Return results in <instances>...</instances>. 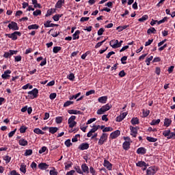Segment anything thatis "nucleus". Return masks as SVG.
<instances>
[{
	"instance_id": "obj_55",
	"label": "nucleus",
	"mask_w": 175,
	"mask_h": 175,
	"mask_svg": "<svg viewBox=\"0 0 175 175\" xmlns=\"http://www.w3.org/2000/svg\"><path fill=\"white\" fill-rule=\"evenodd\" d=\"M50 99H51V100L55 99V98H57V94L56 93H51L49 96Z\"/></svg>"
},
{
	"instance_id": "obj_59",
	"label": "nucleus",
	"mask_w": 175,
	"mask_h": 175,
	"mask_svg": "<svg viewBox=\"0 0 175 175\" xmlns=\"http://www.w3.org/2000/svg\"><path fill=\"white\" fill-rule=\"evenodd\" d=\"M94 121H96V118H91L89 120H88L86 124H87V125H88L90 124H92V122H94Z\"/></svg>"
},
{
	"instance_id": "obj_29",
	"label": "nucleus",
	"mask_w": 175,
	"mask_h": 175,
	"mask_svg": "<svg viewBox=\"0 0 175 175\" xmlns=\"http://www.w3.org/2000/svg\"><path fill=\"white\" fill-rule=\"evenodd\" d=\"M34 133H36L37 135H44V132H43L42 130H40L39 128H36L33 130Z\"/></svg>"
},
{
	"instance_id": "obj_1",
	"label": "nucleus",
	"mask_w": 175,
	"mask_h": 175,
	"mask_svg": "<svg viewBox=\"0 0 175 175\" xmlns=\"http://www.w3.org/2000/svg\"><path fill=\"white\" fill-rule=\"evenodd\" d=\"M38 94L39 90L36 88H34L31 91L28 92V96L30 98V99H35V98H38Z\"/></svg>"
},
{
	"instance_id": "obj_3",
	"label": "nucleus",
	"mask_w": 175,
	"mask_h": 175,
	"mask_svg": "<svg viewBox=\"0 0 175 175\" xmlns=\"http://www.w3.org/2000/svg\"><path fill=\"white\" fill-rule=\"evenodd\" d=\"M109 137V135L106 133H103L98 142V146H102L104 143H106L107 142V137Z\"/></svg>"
},
{
	"instance_id": "obj_44",
	"label": "nucleus",
	"mask_w": 175,
	"mask_h": 175,
	"mask_svg": "<svg viewBox=\"0 0 175 175\" xmlns=\"http://www.w3.org/2000/svg\"><path fill=\"white\" fill-rule=\"evenodd\" d=\"M67 79H68V80H70L71 81H73V80H75V74L71 73L69 75L67 76Z\"/></svg>"
},
{
	"instance_id": "obj_45",
	"label": "nucleus",
	"mask_w": 175,
	"mask_h": 175,
	"mask_svg": "<svg viewBox=\"0 0 175 175\" xmlns=\"http://www.w3.org/2000/svg\"><path fill=\"white\" fill-rule=\"evenodd\" d=\"M70 105H73V101L68 100L64 104V107H68V106H70Z\"/></svg>"
},
{
	"instance_id": "obj_53",
	"label": "nucleus",
	"mask_w": 175,
	"mask_h": 175,
	"mask_svg": "<svg viewBox=\"0 0 175 175\" xmlns=\"http://www.w3.org/2000/svg\"><path fill=\"white\" fill-rule=\"evenodd\" d=\"M25 131H27V127L25 126H22L20 128V132L21 133H25Z\"/></svg>"
},
{
	"instance_id": "obj_27",
	"label": "nucleus",
	"mask_w": 175,
	"mask_h": 175,
	"mask_svg": "<svg viewBox=\"0 0 175 175\" xmlns=\"http://www.w3.org/2000/svg\"><path fill=\"white\" fill-rule=\"evenodd\" d=\"M132 125H137L139 124V118H133L131 120Z\"/></svg>"
},
{
	"instance_id": "obj_57",
	"label": "nucleus",
	"mask_w": 175,
	"mask_h": 175,
	"mask_svg": "<svg viewBox=\"0 0 175 175\" xmlns=\"http://www.w3.org/2000/svg\"><path fill=\"white\" fill-rule=\"evenodd\" d=\"M46 150H47V147H42V148L39 150V154H43V152H46Z\"/></svg>"
},
{
	"instance_id": "obj_36",
	"label": "nucleus",
	"mask_w": 175,
	"mask_h": 175,
	"mask_svg": "<svg viewBox=\"0 0 175 175\" xmlns=\"http://www.w3.org/2000/svg\"><path fill=\"white\" fill-rule=\"evenodd\" d=\"M61 46H54L53 49V52L55 54H57V53H58L59 51H61Z\"/></svg>"
},
{
	"instance_id": "obj_51",
	"label": "nucleus",
	"mask_w": 175,
	"mask_h": 175,
	"mask_svg": "<svg viewBox=\"0 0 175 175\" xmlns=\"http://www.w3.org/2000/svg\"><path fill=\"white\" fill-rule=\"evenodd\" d=\"M16 131H17V129H14V131L10 132L8 133V137H13V136H14V134L16 133Z\"/></svg>"
},
{
	"instance_id": "obj_34",
	"label": "nucleus",
	"mask_w": 175,
	"mask_h": 175,
	"mask_svg": "<svg viewBox=\"0 0 175 175\" xmlns=\"http://www.w3.org/2000/svg\"><path fill=\"white\" fill-rule=\"evenodd\" d=\"M61 17H62V14H56L53 16V18L54 21H59V18H61Z\"/></svg>"
},
{
	"instance_id": "obj_54",
	"label": "nucleus",
	"mask_w": 175,
	"mask_h": 175,
	"mask_svg": "<svg viewBox=\"0 0 175 175\" xmlns=\"http://www.w3.org/2000/svg\"><path fill=\"white\" fill-rule=\"evenodd\" d=\"M92 94H95V90H92L85 93L86 96H90V95H92Z\"/></svg>"
},
{
	"instance_id": "obj_62",
	"label": "nucleus",
	"mask_w": 175,
	"mask_h": 175,
	"mask_svg": "<svg viewBox=\"0 0 175 175\" xmlns=\"http://www.w3.org/2000/svg\"><path fill=\"white\" fill-rule=\"evenodd\" d=\"M122 120H124V118H122V117L121 116V115H120L119 116H118V117L116 118V121H117V122H121V121H122Z\"/></svg>"
},
{
	"instance_id": "obj_25",
	"label": "nucleus",
	"mask_w": 175,
	"mask_h": 175,
	"mask_svg": "<svg viewBox=\"0 0 175 175\" xmlns=\"http://www.w3.org/2000/svg\"><path fill=\"white\" fill-rule=\"evenodd\" d=\"M68 113L69 114H75V115L81 114V111L76 110V109H70L68 111Z\"/></svg>"
},
{
	"instance_id": "obj_39",
	"label": "nucleus",
	"mask_w": 175,
	"mask_h": 175,
	"mask_svg": "<svg viewBox=\"0 0 175 175\" xmlns=\"http://www.w3.org/2000/svg\"><path fill=\"white\" fill-rule=\"evenodd\" d=\"M26 165L24 164H21V167H20V170L21 172H22V173H26L27 170H26Z\"/></svg>"
},
{
	"instance_id": "obj_30",
	"label": "nucleus",
	"mask_w": 175,
	"mask_h": 175,
	"mask_svg": "<svg viewBox=\"0 0 175 175\" xmlns=\"http://www.w3.org/2000/svg\"><path fill=\"white\" fill-rule=\"evenodd\" d=\"M54 12H55V10L54 9H49L47 10L46 14V17H49L50 16H51V14H53V13H54Z\"/></svg>"
},
{
	"instance_id": "obj_19",
	"label": "nucleus",
	"mask_w": 175,
	"mask_h": 175,
	"mask_svg": "<svg viewBox=\"0 0 175 175\" xmlns=\"http://www.w3.org/2000/svg\"><path fill=\"white\" fill-rule=\"evenodd\" d=\"M49 129V133H51L52 135H54V133H56V132L58 131V128L57 127H47Z\"/></svg>"
},
{
	"instance_id": "obj_32",
	"label": "nucleus",
	"mask_w": 175,
	"mask_h": 175,
	"mask_svg": "<svg viewBox=\"0 0 175 175\" xmlns=\"http://www.w3.org/2000/svg\"><path fill=\"white\" fill-rule=\"evenodd\" d=\"M163 136H165V137H169V136H170V130L168 129V130H165L163 132Z\"/></svg>"
},
{
	"instance_id": "obj_20",
	"label": "nucleus",
	"mask_w": 175,
	"mask_h": 175,
	"mask_svg": "<svg viewBox=\"0 0 175 175\" xmlns=\"http://www.w3.org/2000/svg\"><path fill=\"white\" fill-rule=\"evenodd\" d=\"M136 166H138L139 167H147L148 165H147V163H146L144 161H139L136 163Z\"/></svg>"
},
{
	"instance_id": "obj_58",
	"label": "nucleus",
	"mask_w": 175,
	"mask_h": 175,
	"mask_svg": "<svg viewBox=\"0 0 175 175\" xmlns=\"http://www.w3.org/2000/svg\"><path fill=\"white\" fill-rule=\"evenodd\" d=\"M77 173H79V174H83V171H81V169H80V167L77 166L75 167Z\"/></svg>"
},
{
	"instance_id": "obj_28",
	"label": "nucleus",
	"mask_w": 175,
	"mask_h": 175,
	"mask_svg": "<svg viewBox=\"0 0 175 175\" xmlns=\"http://www.w3.org/2000/svg\"><path fill=\"white\" fill-rule=\"evenodd\" d=\"M148 20V15H144L142 18L138 19L139 23H144V21Z\"/></svg>"
},
{
	"instance_id": "obj_46",
	"label": "nucleus",
	"mask_w": 175,
	"mask_h": 175,
	"mask_svg": "<svg viewBox=\"0 0 175 175\" xmlns=\"http://www.w3.org/2000/svg\"><path fill=\"white\" fill-rule=\"evenodd\" d=\"M167 21V17H164L162 20L157 21V24L159 25V24H163V23H165Z\"/></svg>"
},
{
	"instance_id": "obj_16",
	"label": "nucleus",
	"mask_w": 175,
	"mask_h": 175,
	"mask_svg": "<svg viewBox=\"0 0 175 175\" xmlns=\"http://www.w3.org/2000/svg\"><path fill=\"white\" fill-rule=\"evenodd\" d=\"M81 169L83 170V173H85L86 174H88V173H90V168H88V166H87V164L85 163L82 164Z\"/></svg>"
},
{
	"instance_id": "obj_38",
	"label": "nucleus",
	"mask_w": 175,
	"mask_h": 175,
	"mask_svg": "<svg viewBox=\"0 0 175 175\" xmlns=\"http://www.w3.org/2000/svg\"><path fill=\"white\" fill-rule=\"evenodd\" d=\"M106 42V39L101 41V42H98L96 45H95V49H99V47L100 46H102L103 44V43H105Z\"/></svg>"
},
{
	"instance_id": "obj_18",
	"label": "nucleus",
	"mask_w": 175,
	"mask_h": 175,
	"mask_svg": "<svg viewBox=\"0 0 175 175\" xmlns=\"http://www.w3.org/2000/svg\"><path fill=\"white\" fill-rule=\"evenodd\" d=\"M146 152H147V150L143 147L139 148L137 150V154H146Z\"/></svg>"
},
{
	"instance_id": "obj_43",
	"label": "nucleus",
	"mask_w": 175,
	"mask_h": 175,
	"mask_svg": "<svg viewBox=\"0 0 175 175\" xmlns=\"http://www.w3.org/2000/svg\"><path fill=\"white\" fill-rule=\"evenodd\" d=\"M29 155H32V150L31 149L26 150L25 152V156L28 157Z\"/></svg>"
},
{
	"instance_id": "obj_7",
	"label": "nucleus",
	"mask_w": 175,
	"mask_h": 175,
	"mask_svg": "<svg viewBox=\"0 0 175 175\" xmlns=\"http://www.w3.org/2000/svg\"><path fill=\"white\" fill-rule=\"evenodd\" d=\"M157 173V168L155 167H150L146 170L147 175H154Z\"/></svg>"
},
{
	"instance_id": "obj_22",
	"label": "nucleus",
	"mask_w": 175,
	"mask_h": 175,
	"mask_svg": "<svg viewBox=\"0 0 175 175\" xmlns=\"http://www.w3.org/2000/svg\"><path fill=\"white\" fill-rule=\"evenodd\" d=\"M171 124H172L171 119L167 118L164 120V126H167V127L170 126Z\"/></svg>"
},
{
	"instance_id": "obj_37",
	"label": "nucleus",
	"mask_w": 175,
	"mask_h": 175,
	"mask_svg": "<svg viewBox=\"0 0 175 175\" xmlns=\"http://www.w3.org/2000/svg\"><path fill=\"white\" fill-rule=\"evenodd\" d=\"M159 122H161V120L160 119L153 120L150 122V125H158V124H159Z\"/></svg>"
},
{
	"instance_id": "obj_63",
	"label": "nucleus",
	"mask_w": 175,
	"mask_h": 175,
	"mask_svg": "<svg viewBox=\"0 0 175 175\" xmlns=\"http://www.w3.org/2000/svg\"><path fill=\"white\" fill-rule=\"evenodd\" d=\"M167 139H175V133H170Z\"/></svg>"
},
{
	"instance_id": "obj_50",
	"label": "nucleus",
	"mask_w": 175,
	"mask_h": 175,
	"mask_svg": "<svg viewBox=\"0 0 175 175\" xmlns=\"http://www.w3.org/2000/svg\"><path fill=\"white\" fill-rule=\"evenodd\" d=\"M65 146H66V147H70L72 146V142H70V139H67L65 142H64Z\"/></svg>"
},
{
	"instance_id": "obj_41",
	"label": "nucleus",
	"mask_w": 175,
	"mask_h": 175,
	"mask_svg": "<svg viewBox=\"0 0 175 175\" xmlns=\"http://www.w3.org/2000/svg\"><path fill=\"white\" fill-rule=\"evenodd\" d=\"M11 159H12V157H10V156L7 155L3 157V160L5 161L6 163H9Z\"/></svg>"
},
{
	"instance_id": "obj_33",
	"label": "nucleus",
	"mask_w": 175,
	"mask_h": 175,
	"mask_svg": "<svg viewBox=\"0 0 175 175\" xmlns=\"http://www.w3.org/2000/svg\"><path fill=\"white\" fill-rule=\"evenodd\" d=\"M146 139L148 140V142H150V143H155V142L158 140L157 138L151 137H147Z\"/></svg>"
},
{
	"instance_id": "obj_13",
	"label": "nucleus",
	"mask_w": 175,
	"mask_h": 175,
	"mask_svg": "<svg viewBox=\"0 0 175 175\" xmlns=\"http://www.w3.org/2000/svg\"><path fill=\"white\" fill-rule=\"evenodd\" d=\"M103 165L108 170H111V169H113V165L107 160H104Z\"/></svg>"
},
{
	"instance_id": "obj_61",
	"label": "nucleus",
	"mask_w": 175,
	"mask_h": 175,
	"mask_svg": "<svg viewBox=\"0 0 175 175\" xmlns=\"http://www.w3.org/2000/svg\"><path fill=\"white\" fill-rule=\"evenodd\" d=\"M148 114H150V110H146V111H143V116L144 117H147L148 116Z\"/></svg>"
},
{
	"instance_id": "obj_21",
	"label": "nucleus",
	"mask_w": 175,
	"mask_h": 175,
	"mask_svg": "<svg viewBox=\"0 0 175 175\" xmlns=\"http://www.w3.org/2000/svg\"><path fill=\"white\" fill-rule=\"evenodd\" d=\"M14 54V51L10 50V52H5L3 55L4 58H9V57H12Z\"/></svg>"
},
{
	"instance_id": "obj_47",
	"label": "nucleus",
	"mask_w": 175,
	"mask_h": 175,
	"mask_svg": "<svg viewBox=\"0 0 175 175\" xmlns=\"http://www.w3.org/2000/svg\"><path fill=\"white\" fill-rule=\"evenodd\" d=\"M113 131L112 127H105L103 129V132H111Z\"/></svg>"
},
{
	"instance_id": "obj_26",
	"label": "nucleus",
	"mask_w": 175,
	"mask_h": 175,
	"mask_svg": "<svg viewBox=\"0 0 175 175\" xmlns=\"http://www.w3.org/2000/svg\"><path fill=\"white\" fill-rule=\"evenodd\" d=\"M80 31L77 30L75 33L72 35V39L73 40H76V39H79L80 38Z\"/></svg>"
},
{
	"instance_id": "obj_56",
	"label": "nucleus",
	"mask_w": 175,
	"mask_h": 175,
	"mask_svg": "<svg viewBox=\"0 0 175 175\" xmlns=\"http://www.w3.org/2000/svg\"><path fill=\"white\" fill-rule=\"evenodd\" d=\"M78 137H80V134L76 135L75 136V137H73V138L72 139V143H76V142H77V138H78Z\"/></svg>"
},
{
	"instance_id": "obj_23",
	"label": "nucleus",
	"mask_w": 175,
	"mask_h": 175,
	"mask_svg": "<svg viewBox=\"0 0 175 175\" xmlns=\"http://www.w3.org/2000/svg\"><path fill=\"white\" fill-rule=\"evenodd\" d=\"M101 108H103V111L106 113V111H109L111 109V105L106 104L103 105Z\"/></svg>"
},
{
	"instance_id": "obj_64",
	"label": "nucleus",
	"mask_w": 175,
	"mask_h": 175,
	"mask_svg": "<svg viewBox=\"0 0 175 175\" xmlns=\"http://www.w3.org/2000/svg\"><path fill=\"white\" fill-rule=\"evenodd\" d=\"M49 174L50 175H57V172H55V170H51L50 172H49Z\"/></svg>"
},
{
	"instance_id": "obj_35",
	"label": "nucleus",
	"mask_w": 175,
	"mask_h": 175,
	"mask_svg": "<svg viewBox=\"0 0 175 175\" xmlns=\"http://www.w3.org/2000/svg\"><path fill=\"white\" fill-rule=\"evenodd\" d=\"M147 33H148V34H150V33H157V30L155 29V28L152 27V28L148 29Z\"/></svg>"
},
{
	"instance_id": "obj_42",
	"label": "nucleus",
	"mask_w": 175,
	"mask_h": 175,
	"mask_svg": "<svg viewBox=\"0 0 175 175\" xmlns=\"http://www.w3.org/2000/svg\"><path fill=\"white\" fill-rule=\"evenodd\" d=\"M33 16H40L42 14V11L40 10H36L33 12Z\"/></svg>"
},
{
	"instance_id": "obj_60",
	"label": "nucleus",
	"mask_w": 175,
	"mask_h": 175,
	"mask_svg": "<svg viewBox=\"0 0 175 175\" xmlns=\"http://www.w3.org/2000/svg\"><path fill=\"white\" fill-rule=\"evenodd\" d=\"M51 21H47L46 23H44L45 28H50Z\"/></svg>"
},
{
	"instance_id": "obj_11",
	"label": "nucleus",
	"mask_w": 175,
	"mask_h": 175,
	"mask_svg": "<svg viewBox=\"0 0 175 175\" xmlns=\"http://www.w3.org/2000/svg\"><path fill=\"white\" fill-rule=\"evenodd\" d=\"M78 148L82 151L84 150H88V148H90V144L87 143H83L79 146Z\"/></svg>"
},
{
	"instance_id": "obj_17",
	"label": "nucleus",
	"mask_w": 175,
	"mask_h": 175,
	"mask_svg": "<svg viewBox=\"0 0 175 175\" xmlns=\"http://www.w3.org/2000/svg\"><path fill=\"white\" fill-rule=\"evenodd\" d=\"M98 100L100 103L105 104V103H106V102H107V96L99 97L98 98Z\"/></svg>"
},
{
	"instance_id": "obj_49",
	"label": "nucleus",
	"mask_w": 175,
	"mask_h": 175,
	"mask_svg": "<svg viewBox=\"0 0 175 175\" xmlns=\"http://www.w3.org/2000/svg\"><path fill=\"white\" fill-rule=\"evenodd\" d=\"M126 59H128V57L124 56L121 58V62L123 64V65H125L126 64Z\"/></svg>"
},
{
	"instance_id": "obj_10",
	"label": "nucleus",
	"mask_w": 175,
	"mask_h": 175,
	"mask_svg": "<svg viewBox=\"0 0 175 175\" xmlns=\"http://www.w3.org/2000/svg\"><path fill=\"white\" fill-rule=\"evenodd\" d=\"M121 135V131L120 130H116L114 132H112L110 135L111 139H117Z\"/></svg>"
},
{
	"instance_id": "obj_4",
	"label": "nucleus",
	"mask_w": 175,
	"mask_h": 175,
	"mask_svg": "<svg viewBox=\"0 0 175 175\" xmlns=\"http://www.w3.org/2000/svg\"><path fill=\"white\" fill-rule=\"evenodd\" d=\"M109 46L112 49H118V47H121V44H119L118 40H112L109 42Z\"/></svg>"
},
{
	"instance_id": "obj_15",
	"label": "nucleus",
	"mask_w": 175,
	"mask_h": 175,
	"mask_svg": "<svg viewBox=\"0 0 175 175\" xmlns=\"http://www.w3.org/2000/svg\"><path fill=\"white\" fill-rule=\"evenodd\" d=\"M19 146H23L25 147V146H28V141L25 140L24 138H21L18 140Z\"/></svg>"
},
{
	"instance_id": "obj_14",
	"label": "nucleus",
	"mask_w": 175,
	"mask_h": 175,
	"mask_svg": "<svg viewBox=\"0 0 175 175\" xmlns=\"http://www.w3.org/2000/svg\"><path fill=\"white\" fill-rule=\"evenodd\" d=\"M49 165L46 163H41L38 165L39 169L40 170H46V169H49Z\"/></svg>"
},
{
	"instance_id": "obj_2",
	"label": "nucleus",
	"mask_w": 175,
	"mask_h": 175,
	"mask_svg": "<svg viewBox=\"0 0 175 175\" xmlns=\"http://www.w3.org/2000/svg\"><path fill=\"white\" fill-rule=\"evenodd\" d=\"M76 120L75 116H72L70 118H68V124L69 128H75L76 125H77V122L75 121Z\"/></svg>"
},
{
	"instance_id": "obj_5",
	"label": "nucleus",
	"mask_w": 175,
	"mask_h": 175,
	"mask_svg": "<svg viewBox=\"0 0 175 175\" xmlns=\"http://www.w3.org/2000/svg\"><path fill=\"white\" fill-rule=\"evenodd\" d=\"M99 128H100V125L93 126L92 129L88 133L87 137H91V136H92V133H95L96 132V131L98 130Z\"/></svg>"
},
{
	"instance_id": "obj_9",
	"label": "nucleus",
	"mask_w": 175,
	"mask_h": 175,
	"mask_svg": "<svg viewBox=\"0 0 175 175\" xmlns=\"http://www.w3.org/2000/svg\"><path fill=\"white\" fill-rule=\"evenodd\" d=\"M130 130H131V135L133 137H136L137 135V127H133L132 126H130Z\"/></svg>"
},
{
	"instance_id": "obj_31",
	"label": "nucleus",
	"mask_w": 175,
	"mask_h": 175,
	"mask_svg": "<svg viewBox=\"0 0 175 175\" xmlns=\"http://www.w3.org/2000/svg\"><path fill=\"white\" fill-rule=\"evenodd\" d=\"M39 25L34 24L28 26V29H38Z\"/></svg>"
},
{
	"instance_id": "obj_8",
	"label": "nucleus",
	"mask_w": 175,
	"mask_h": 175,
	"mask_svg": "<svg viewBox=\"0 0 175 175\" xmlns=\"http://www.w3.org/2000/svg\"><path fill=\"white\" fill-rule=\"evenodd\" d=\"M10 73H12V70H7L4 72L3 74H2L1 77L4 80H8L10 79Z\"/></svg>"
},
{
	"instance_id": "obj_40",
	"label": "nucleus",
	"mask_w": 175,
	"mask_h": 175,
	"mask_svg": "<svg viewBox=\"0 0 175 175\" xmlns=\"http://www.w3.org/2000/svg\"><path fill=\"white\" fill-rule=\"evenodd\" d=\"M64 2L65 0H59L56 3L57 8H61V6H62V3H64Z\"/></svg>"
},
{
	"instance_id": "obj_48",
	"label": "nucleus",
	"mask_w": 175,
	"mask_h": 175,
	"mask_svg": "<svg viewBox=\"0 0 175 175\" xmlns=\"http://www.w3.org/2000/svg\"><path fill=\"white\" fill-rule=\"evenodd\" d=\"M97 114L98 115V116H100V115H102V114H105V111L103 109V108H100L99 109H98L97 110Z\"/></svg>"
},
{
	"instance_id": "obj_52",
	"label": "nucleus",
	"mask_w": 175,
	"mask_h": 175,
	"mask_svg": "<svg viewBox=\"0 0 175 175\" xmlns=\"http://www.w3.org/2000/svg\"><path fill=\"white\" fill-rule=\"evenodd\" d=\"M90 172L92 175H96V171H95V169H94V167H90Z\"/></svg>"
},
{
	"instance_id": "obj_6",
	"label": "nucleus",
	"mask_w": 175,
	"mask_h": 175,
	"mask_svg": "<svg viewBox=\"0 0 175 175\" xmlns=\"http://www.w3.org/2000/svg\"><path fill=\"white\" fill-rule=\"evenodd\" d=\"M8 27L9 29H12V31H18V26L16 22H11Z\"/></svg>"
},
{
	"instance_id": "obj_24",
	"label": "nucleus",
	"mask_w": 175,
	"mask_h": 175,
	"mask_svg": "<svg viewBox=\"0 0 175 175\" xmlns=\"http://www.w3.org/2000/svg\"><path fill=\"white\" fill-rule=\"evenodd\" d=\"M130 147H131V142L126 141L123 143L124 150H129Z\"/></svg>"
},
{
	"instance_id": "obj_12",
	"label": "nucleus",
	"mask_w": 175,
	"mask_h": 175,
	"mask_svg": "<svg viewBox=\"0 0 175 175\" xmlns=\"http://www.w3.org/2000/svg\"><path fill=\"white\" fill-rule=\"evenodd\" d=\"M17 36H21V33L20 31H15L12 33L11 39L12 40H17Z\"/></svg>"
}]
</instances>
